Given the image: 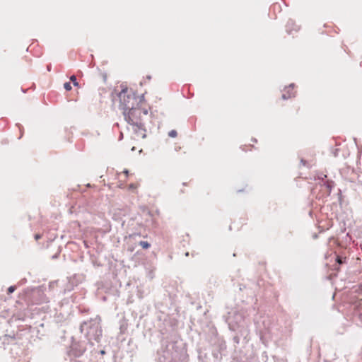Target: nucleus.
I'll return each mask as SVG.
<instances>
[{
	"mask_svg": "<svg viewBox=\"0 0 362 362\" xmlns=\"http://www.w3.org/2000/svg\"><path fill=\"white\" fill-rule=\"evenodd\" d=\"M70 80H71V81H72L74 86H76V87L79 86V84L76 81V77L74 75H73L70 77Z\"/></svg>",
	"mask_w": 362,
	"mask_h": 362,
	"instance_id": "obj_6",
	"label": "nucleus"
},
{
	"mask_svg": "<svg viewBox=\"0 0 362 362\" xmlns=\"http://www.w3.org/2000/svg\"><path fill=\"white\" fill-rule=\"evenodd\" d=\"M177 135V132L175 130H171L168 133V136H170V137H173V138L176 137Z\"/></svg>",
	"mask_w": 362,
	"mask_h": 362,
	"instance_id": "obj_7",
	"label": "nucleus"
},
{
	"mask_svg": "<svg viewBox=\"0 0 362 362\" xmlns=\"http://www.w3.org/2000/svg\"><path fill=\"white\" fill-rule=\"evenodd\" d=\"M119 100V107L122 110L132 108L134 106H138L141 103V99L136 95L132 89L124 88L118 94Z\"/></svg>",
	"mask_w": 362,
	"mask_h": 362,
	"instance_id": "obj_2",
	"label": "nucleus"
},
{
	"mask_svg": "<svg viewBox=\"0 0 362 362\" xmlns=\"http://www.w3.org/2000/svg\"><path fill=\"white\" fill-rule=\"evenodd\" d=\"M139 186V183H132V184H130L129 186H128V189L129 190H135L138 188V187Z\"/></svg>",
	"mask_w": 362,
	"mask_h": 362,
	"instance_id": "obj_4",
	"label": "nucleus"
},
{
	"mask_svg": "<svg viewBox=\"0 0 362 362\" xmlns=\"http://www.w3.org/2000/svg\"><path fill=\"white\" fill-rule=\"evenodd\" d=\"M286 89H287L288 95H286L284 93L282 94L281 98H282L283 100H286V99L290 98L294 96V95H295L293 93H290V91L293 90L294 86L291 85V86H288V88H286Z\"/></svg>",
	"mask_w": 362,
	"mask_h": 362,
	"instance_id": "obj_3",
	"label": "nucleus"
},
{
	"mask_svg": "<svg viewBox=\"0 0 362 362\" xmlns=\"http://www.w3.org/2000/svg\"><path fill=\"white\" fill-rule=\"evenodd\" d=\"M42 238V235L40 234H35V239L36 240H38L39 239H40Z\"/></svg>",
	"mask_w": 362,
	"mask_h": 362,
	"instance_id": "obj_10",
	"label": "nucleus"
},
{
	"mask_svg": "<svg viewBox=\"0 0 362 362\" xmlns=\"http://www.w3.org/2000/svg\"><path fill=\"white\" fill-rule=\"evenodd\" d=\"M64 88L66 90H71V86L70 84V83L69 82H66L64 84Z\"/></svg>",
	"mask_w": 362,
	"mask_h": 362,
	"instance_id": "obj_8",
	"label": "nucleus"
},
{
	"mask_svg": "<svg viewBox=\"0 0 362 362\" xmlns=\"http://www.w3.org/2000/svg\"><path fill=\"white\" fill-rule=\"evenodd\" d=\"M139 245H141L144 249H148L150 247V244L146 241H141L139 243Z\"/></svg>",
	"mask_w": 362,
	"mask_h": 362,
	"instance_id": "obj_5",
	"label": "nucleus"
},
{
	"mask_svg": "<svg viewBox=\"0 0 362 362\" xmlns=\"http://www.w3.org/2000/svg\"><path fill=\"white\" fill-rule=\"evenodd\" d=\"M337 262L339 264H342V263H343V262H342L341 259L339 257H337Z\"/></svg>",
	"mask_w": 362,
	"mask_h": 362,
	"instance_id": "obj_11",
	"label": "nucleus"
},
{
	"mask_svg": "<svg viewBox=\"0 0 362 362\" xmlns=\"http://www.w3.org/2000/svg\"><path fill=\"white\" fill-rule=\"evenodd\" d=\"M141 104L135 105L132 108H128L123 111L125 120L131 126L132 130L135 134L134 139H144L146 137V129L142 122V117L147 115L146 110H142Z\"/></svg>",
	"mask_w": 362,
	"mask_h": 362,
	"instance_id": "obj_1",
	"label": "nucleus"
},
{
	"mask_svg": "<svg viewBox=\"0 0 362 362\" xmlns=\"http://www.w3.org/2000/svg\"><path fill=\"white\" fill-rule=\"evenodd\" d=\"M122 173H124L126 177H127L129 175V171L128 170H124Z\"/></svg>",
	"mask_w": 362,
	"mask_h": 362,
	"instance_id": "obj_12",
	"label": "nucleus"
},
{
	"mask_svg": "<svg viewBox=\"0 0 362 362\" xmlns=\"http://www.w3.org/2000/svg\"><path fill=\"white\" fill-rule=\"evenodd\" d=\"M299 110H300V107H297V108H296V112H297V113H298V112L299 111Z\"/></svg>",
	"mask_w": 362,
	"mask_h": 362,
	"instance_id": "obj_13",
	"label": "nucleus"
},
{
	"mask_svg": "<svg viewBox=\"0 0 362 362\" xmlns=\"http://www.w3.org/2000/svg\"><path fill=\"white\" fill-rule=\"evenodd\" d=\"M16 289V287L13 286H10L8 288V293H13Z\"/></svg>",
	"mask_w": 362,
	"mask_h": 362,
	"instance_id": "obj_9",
	"label": "nucleus"
},
{
	"mask_svg": "<svg viewBox=\"0 0 362 362\" xmlns=\"http://www.w3.org/2000/svg\"><path fill=\"white\" fill-rule=\"evenodd\" d=\"M119 187H123V185L121 184V185H119Z\"/></svg>",
	"mask_w": 362,
	"mask_h": 362,
	"instance_id": "obj_14",
	"label": "nucleus"
}]
</instances>
